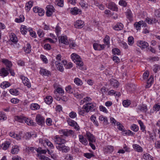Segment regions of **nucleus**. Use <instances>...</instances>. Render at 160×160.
<instances>
[{
	"label": "nucleus",
	"mask_w": 160,
	"mask_h": 160,
	"mask_svg": "<svg viewBox=\"0 0 160 160\" xmlns=\"http://www.w3.org/2000/svg\"><path fill=\"white\" fill-rule=\"evenodd\" d=\"M71 57L72 59L77 65V67H79V68L81 70L82 69V67L83 65V62L81 60L80 56L75 53H72Z\"/></svg>",
	"instance_id": "f257e3e1"
},
{
	"label": "nucleus",
	"mask_w": 160,
	"mask_h": 160,
	"mask_svg": "<svg viewBox=\"0 0 160 160\" xmlns=\"http://www.w3.org/2000/svg\"><path fill=\"white\" fill-rule=\"evenodd\" d=\"M9 72L11 74V75L14 76L15 75V73L14 71L12 69H8L6 68H2L0 69V75L2 77H4L7 76L9 74Z\"/></svg>",
	"instance_id": "f03ea898"
},
{
	"label": "nucleus",
	"mask_w": 160,
	"mask_h": 160,
	"mask_svg": "<svg viewBox=\"0 0 160 160\" xmlns=\"http://www.w3.org/2000/svg\"><path fill=\"white\" fill-rule=\"evenodd\" d=\"M53 140L54 143L56 144V146H60L66 143V141L65 139L62 138V135H56L54 137Z\"/></svg>",
	"instance_id": "7ed1b4c3"
},
{
	"label": "nucleus",
	"mask_w": 160,
	"mask_h": 160,
	"mask_svg": "<svg viewBox=\"0 0 160 160\" xmlns=\"http://www.w3.org/2000/svg\"><path fill=\"white\" fill-rule=\"evenodd\" d=\"M83 108L87 113L90 111H94L96 109L95 104L92 103H87L83 105Z\"/></svg>",
	"instance_id": "20e7f679"
},
{
	"label": "nucleus",
	"mask_w": 160,
	"mask_h": 160,
	"mask_svg": "<svg viewBox=\"0 0 160 160\" xmlns=\"http://www.w3.org/2000/svg\"><path fill=\"white\" fill-rule=\"evenodd\" d=\"M36 122L39 125H42L45 123V118L42 115L40 114H37L35 118Z\"/></svg>",
	"instance_id": "39448f33"
},
{
	"label": "nucleus",
	"mask_w": 160,
	"mask_h": 160,
	"mask_svg": "<svg viewBox=\"0 0 160 160\" xmlns=\"http://www.w3.org/2000/svg\"><path fill=\"white\" fill-rule=\"evenodd\" d=\"M56 148L59 151L62 152L63 153H67L70 151V148L65 146L64 144L59 146H56Z\"/></svg>",
	"instance_id": "423d86ee"
},
{
	"label": "nucleus",
	"mask_w": 160,
	"mask_h": 160,
	"mask_svg": "<svg viewBox=\"0 0 160 160\" xmlns=\"http://www.w3.org/2000/svg\"><path fill=\"white\" fill-rule=\"evenodd\" d=\"M59 133L60 134H62L63 135L68 137L73 134L74 132L71 130H68L67 129H61L59 131Z\"/></svg>",
	"instance_id": "0eeeda50"
},
{
	"label": "nucleus",
	"mask_w": 160,
	"mask_h": 160,
	"mask_svg": "<svg viewBox=\"0 0 160 160\" xmlns=\"http://www.w3.org/2000/svg\"><path fill=\"white\" fill-rule=\"evenodd\" d=\"M33 12L36 13H38V14L40 16H43L45 13V11L42 8L38 7H35L33 8Z\"/></svg>",
	"instance_id": "6e6552de"
},
{
	"label": "nucleus",
	"mask_w": 160,
	"mask_h": 160,
	"mask_svg": "<svg viewBox=\"0 0 160 160\" xmlns=\"http://www.w3.org/2000/svg\"><path fill=\"white\" fill-rule=\"evenodd\" d=\"M47 11L46 15L48 17H50L54 12V7L51 5H48L46 7Z\"/></svg>",
	"instance_id": "1a4fd4ad"
},
{
	"label": "nucleus",
	"mask_w": 160,
	"mask_h": 160,
	"mask_svg": "<svg viewBox=\"0 0 160 160\" xmlns=\"http://www.w3.org/2000/svg\"><path fill=\"white\" fill-rule=\"evenodd\" d=\"M67 122L70 126L74 127L75 129L77 130H79V127L75 121L69 118L67 120Z\"/></svg>",
	"instance_id": "9d476101"
},
{
	"label": "nucleus",
	"mask_w": 160,
	"mask_h": 160,
	"mask_svg": "<svg viewBox=\"0 0 160 160\" xmlns=\"http://www.w3.org/2000/svg\"><path fill=\"white\" fill-rule=\"evenodd\" d=\"M137 44L138 46L142 48H145L149 46V44L146 42L142 40L138 41Z\"/></svg>",
	"instance_id": "9b49d317"
},
{
	"label": "nucleus",
	"mask_w": 160,
	"mask_h": 160,
	"mask_svg": "<svg viewBox=\"0 0 160 160\" xmlns=\"http://www.w3.org/2000/svg\"><path fill=\"white\" fill-rule=\"evenodd\" d=\"M107 5V4H106ZM108 8L111 10L115 11H117L118 8L116 4L112 2H109L107 5Z\"/></svg>",
	"instance_id": "f8f14e48"
},
{
	"label": "nucleus",
	"mask_w": 160,
	"mask_h": 160,
	"mask_svg": "<svg viewBox=\"0 0 160 160\" xmlns=\"http://www.w3.org/2000/svg\"><path fill=\"white\" fill-rule=\"evenodd\" d=\"M2 62L6 66V68L8 69H11V68L12 66V63L11 61L8 60V59H2L1 60Z\"/></svg>",
	"instance_id": "ddd939ff"
},
{
	"label": "nucleus",
	"mask_w": 160,
	"mask_h": 160,
	"mask_svg": "<svg viewBox=\"0 0 160 160\" xmlns=\"http://www.w3.org/2000/svg\"><path fill=\"white\" fill-rule=\"evenodd\" d=\"M21 79L23 84L25 86H27L28 88H30L31 87V83L29 81V79L27 77L22 76L21 77Z\"/></svg>",
	"instance_id": "4468645a"
},
{
	"label": "nucleus",
	"mask_w": 160,
	"mask_h": 160,
	"mask_svg": "<svg viewBox=\"0 0 160 160\" xmlns=\"http://www.w3.org/2000/svg\"><path fill=\"white\" fill-rule=\"evenodd\" d=\"M74 26L77 28H81L84 26V22L81 20H77L75 22Z\"/></svg>",
	"instance_id": "2eb2a0df"
},
{
	"label": "nucleus",
	"mask_w": 160,
	"mask_h": 160,
	"mask_svg": "<svg viewBox=\"0 0 160 160\" xmlns=\"http://www.w3.org/2000/svg\"><path fill=\"white\" fill-rule=\"evenodd\" d=\"M87 139L89 142H95V139L93 135L89 132H87L86 134Z\"/></svg>",
	"instance_id": "dca6fc26"
},
{
	"label": "nucleus",
	"mask_w": 160,
	"mask_h": 160,
	"mask_svg": "<svg viewBox=\"0 0 160 160\" xmlns=\"http://www.w3.org/2000/svg\"><path fill=\"white\" fill-rule=\"evenodd\" d=\"M93 46L94 49L96 50L100 51L104 48V44L101 45L95 43H93Z\"/></svg>",
	"instance_id": "f3484780"
},
{
	"label": "nucleus",
	"mask_w": 160,
	"mask_h": 160,
	"mask_svg": "<svg viewBox=\"0 0 160 160\" xmlns=\"http://www.w3.org/2000/svg\"><path fill=\"white\" fill-rule=\"evenodd\" d=\"M114 148L113 146L111 145H108L106 146L104 149L105 153H111L113 151Z\"/></svg>",
	"instance_id": "a211bd4d"
},
{
	"label": "nucleus",
	"mask_w": 160,
	"mask_h": 160,
	"mask_svg": "<svg viewBox=\"0 0 160 160\" xmlns=\"http://www.w3.org/2000/svg\"><path fill=\"white\" fill-rule=\"evenodd\" d=\"M110 82L111 85L114 88H117L119 85L118 81L114 79H111Z\"/></svg>",
	"instance_id": "6ab92c4d"
},
{
	"label": "nucleus",
	"mask_w": 160,
	"mask_h": 160,
	"mask_svg": "<svg viewBox=\"0 0 160 160\" xmlns=\"http://www.w3.org/2000/svg\"><path fill=\"white\" fill-rule=\"evenodd\" d=\"M58 39L59 42L67 45V43H68L67 42L68 40V39L66 36H62L58 38Z\"/></svg>",
	"instance_id": "aec40b11"
},
{
	"label": "nucleus",
	"mask_w": 160,
	"mask_h": 160,
	"mask_svg": "<svg viewBox=\"0 0 160 160\" xmlns=\"http://www.w3.org/2000/svg\"><path fill=\"white\" fill-rule=\"evenodd\" d=\"M138 109L145 113L148 110L147 106L145 104H142L138 106Z\"/></svg>",
	"instance_id": "412c9836"
},
{
	"label": "nucleus",
	"mask_w": 160,
	"mask_h": 160,
	"mask_svg": "<svg viewBox=\"0 0 160 160\" xmlns=\"http://www.w3.org/2000/svg\"><path fill=\"white\" fill-rule=\"evenodd\" d=\"M142 24H143V26H145L146 25V23L143 21H140L138 22H135L134 25V27H135L137 30L140 29Z\"/></svg>",
	"instance_id": "4be33fe9"
},
{
	"label": "nucleus",
	"mask_w": 160,
	"mask_h": 160,
	"mask_svg": "<svg viewBox=\"0 0 160 160\" xmlns=\"http://www.w3.org/2000/svg\"><path fill=\"white\" fill-rule=\"evenodd\" d=\"M9 135L12 137L15 138L18 140L21 139V133L16 134L13 132H11L9 133Z\"/></svg>",
	"instance_id": "5701e85b"
},
{
	"label": "nucleus",
	"mask_w": 160,
	"mask_h": 160,
	"mask_svg": "<svg viewBox=\"0 0 160 160\" xmlns=\"http://www.w3.org/2000/svg\"><path fill=\"white\" fill-rule=\"evenodd\" d=\"M55 64L57 69L59 71L61 72H62L63 71L64 68L63 67L62 64V63L57 61L55 62Z\"/></svg>",
	"instance_id": "b1692460"
},
{
	"label": "nucleus",
	"mask_w": 160,
	"mask_h": 160,
	"mask_svg": "<svg viewBox=\"0 0 160 160\" xmlns=\"http://www.w3.org/2000/svg\"><path fill=\"white\" fill-rule=\"evenodd\" d=\"M123 25L121 23H118L113 26V28L115 30H120L123 29Z\"/></svg>",
	"instance_id": "393cba45"
},
{
	"label": "nucleus",
	"mask_w": 160,
	"mask_h": 160,
	"mask_svg": "<svg viewBox=\"0 0 160 160\" xmlns=\"http://www.w3.org/2000/svg\"><path fill=\"white\" fill-rule=\"evenodd\" d=\"M126 15L127 18L129 21H131L133 20L132 13L130 10L128 9L127 10Z\"/></svg>",
	"instance_id": "a878e982"
},
{
	"label": "nucleus",
	"mask_w": 160,
	"mask_h": 160,
	"mask_svg": "<svg viewBox=\"0 0 160 160\" xmlns=\"http://www.w3.org/2000/svg\"><path fill=\"white\" fill-rule=\"evenodd\" d=\"M71 13L72 14L76 15L78 14H81V11L76 7L72 9Z\"/></svg>",
	"instance_id": "bb28decb"
},
{
	"label": "nucleus",
	"mask_w": 160,
	"mask_h": 160,
	"mask_svg": "<svg viewBox=\"0 0 160 160\" xmlns=\"http://www.w3.org/2000/svg\"><path fill=\"white\" fill-rule=\"evenodd\" d=\"M26 118L22 116H17L15 117V119L19 122L23 123L25 121Z\"/></svg>",
	"instance_id": "cd10ccee"
},
{
	"label": "nucleus",
	"mask_w": 160,
	"mask_h": 160,
	"mask_svg": "<svg viewBox=\"0 0 160 160\" xmlns=\"http://www.w3.org/2000/svg\"><path fill=\"white\" fill-rule=\"evenodd\" d=\"M133 148L137 151L139 152H142V148L139 145L137 144H133L132 145Z\"/></svg>",
	"instance_id": "c85d7f7f"
},
{
	"label": "nucleus",
	"mask_w": 160,
	"mask_h": 160,
	"mask_svg": "<svg viewBox=\"0 0 160 160\" xmlns=\"http://www.w3.org/2000/svg\"><path fill=\"white\" fill-rule=\"evenodd\" d=\"M40 74L46 76H48L50 75V72L49 71L46 69H41L40 71Z\"/></svg>",
	"instance_id": "c756f323"
},
{
	"label": "nucleus",
	"mask_w": 160,
	"mask_h": 160,
	"mask_svg": "<svg viewBox=\"0 0 160 160\" xmlns=\"http://www.w3.org/2000/svg\"><path fill=\"white\" fill-rule=\"evenodd\" d=\"M10 39L12 42L16 43L18 41V38L16 35L13 33H11L10 36Z\"/></svg>",
	"instance_id": "7c9ffc66"
},
{
	"label": "nucleus",
	"mask_w": 160,
	"mask_h": 160,
	"mask_svg": "<svg viewBox=\"0 0 160 160\" xmlns=\"http://www.w3.org/2000/svg\"><path fill=\"white\" fill-rule=\"evenodd\" d=\"M33 2L31 1L28 2L26 3L25 9L28 12L30 10L31 8L33 6Z\"/></svg>",
	"instance_id": "2f4dec72"
},
{
	"label": "nucleus",
	"mask_w": 160,
	"mask_h": 160,
	"mask_svg": "<svg viewBox=\"0 0 160 160\" xmlns=\"http://www.w3.org/2000/svg\"><path fill=\"white\" fill-rule=\"evenodd\" d=\"M11 143L8 141H6L5 143L2 144L1 147L3 150H6L9 147Z\"/></svg>",
	"instance_id": "473e14b6"
},
{
	"label": "nucleus",
	"mask_w": 160,
	"mask_h": 160,
	"mask_svg": "<svg viewBox=\"0 0 160 160\" xmlns=\"http://www.w3.org/2000/svg\"><path fill=\"white\" fill-rule=\"evenodd\" d=\"M19 150V147L18 146H15L12 147L11 152L12 154H16L18 153Z\"/></svg>",
	"instance_id": "72a5a7b5"
},
{
	"label": "nucleus",
	"mask_w": 160,
	"mask_h": 160,
	"mask_svg": "<svg viewBox=\"0 0 160 160\" xmlns=\"http://www.w3.org/2000/svg\"><path fill=\"white\" fill-rule=\"evenodd\" d=\"M44 101L47 104L50 105L52 102V98L51 96H48L45 98Z\"/></svg>",
	"instance_id": "f704fd0d"
},
{
	"label": "nucleus",
	"mask_w": 160,
	"mask_h": 160,
	"mask_svg": "<svg viewBox=\"0 0 160 160\" xmlns=\"http://www.w3.org/2000/svg\"><path fill=\"white\" fill-rule=\"evenodd\" d=\"M25 52L27 53H29L31 51V46L30 44L28 43L26 44V46L24 48Z\"/></svg>",
	"instance_id": "c9c22d12"
},
{
	"label": "nucleus",
	"mask_w": 160,
	"mask_h": 160,
	"mask_svg": "<svg viewBox=\"0 0 160 160\" xmlns=\"http://www.w3.org/2000/svg\"><path fill=\"white\" fill-rule=\"evenodd\" d=\"M67 42L68 43H67V45H69V47L71 48H73L76 46L75 43L72 40L69 39L68 40Z\"/></svg>",
	"instance_id": "e433bc0d"
},
{
	"label": "nucleus",
	"mask_w": 160,
	"mask_h": 160,
	"mask_svg": "<svg viewBox=\"0 0 160 160\" xmlns=\"http://www.w3.org/2000/svg\"><path fill=\"white\" fill-rule=\"evenodd\" d=\"M24 122L29 125L33 126L35 124L31 119L26 118Z\"/></svg>",
	"instance_id": "4c0bfd02"
},
{
	"label": "nucleus",
	"mask_w": 160,
	"mask_h": 160,
	"mask_svg": "<svg viewBox=\"0 0 160 160\" xmlns=\"http://www.w3.org/2000/svg\"><path fill=\"white\" fill-rule=\"evenodd\" d=\"M30 108L32 110H35L40 108L39 106L37 103H32L30 106Z\"/></svg>",
	"instance_id": "58836bf2"
},
{
	"label": "nucleus",
	"mask_w": 160,
	"mask_h": 160,
	"mask_svg": "<svg viewBox=\"0 0 160 160\" xmlns=\"http://www.w3.org/2000/svg\"><path fill=\"white\" fill-rule=\"evenodd\" d=\"M127 88L129 91H132L134 90L135 86L133 84H128L127 86Z\"/></svg>",
	"instance_id": "ea45409f"
},
{
	"label": "nucleus",
	"mask_w": 160,
	"mask_h": 160,
	"mask_svg": "<svg viewBox=\"0 0 160 160\" xmlns=\"http://www.w3.org/2000/svg\"><path fill=\"white\" fill-rule=\"evenodd\" d=\"M65 90L66 92L69 93H72L74 91V89L70 85H68L66 87Z\"/></svg>",
	"instance_id": "a19ab883"
},
{
	"label": "nucleus",
	"mask_w": 160,
	"mask_h": 160,
	"mask_svg": "<svg viewBox=\"0 0 160 160\" xmlns=\"http://www.w3.org/2000/svg\"><path fill=\"white\" fill-rule=\"evenodd\" d=\"M10 86V83L7 82H3L1 83L0 85L1 87L3 88H7Z\"/></svg>",
	"instance_id": "79ce46f5"
},
{
	"label": "nucleus",
	"mask_w": 160,
	"mask_h": 160,
	"mask_svg": "<svg viewBox=\"0 0 160 160\" xmlns=\"http://www.w3.org/2000/svg\"><path fill=\"white\" fill-rule=\"evenodd\" d=\"M57 92L61 94V95H63L64 94V90L62 88L59 87L57 88L56 89V91H54L55 93L56 94Z\"/></svg>",
	"instance_id": "37998d69"
},
{
	"label": "nucleus",
	"mask_w": 160,
	"mask_h": 160,
	"mask_svg": "<svg viewBox=\"0 0 160 160\" xmlns=\"http://www.w3.org/2000/svg\"><path fill=\"white\" fill-rule=\"evenodd\" d=\"M78 113L79 115L82 116H84L85 112H86L85 110L81 107H79L78 109Z\"/></svg>",
	"instance_id": "c03bdc74"
},
{
	"label": "nucleus",
	"mask_w": 160,
	"mask_h": 160,
	"mask_svg": "<svg viewBox=\"0 0 160 160\" xmlns=\"http://www.w3.org/2000/svg\"><path fill=\"white\" fill-rule=\"evenodd\" d=\"M90 119L94 123V124H95L97 126H98V121L96 120V117L94 115H92L91 116Z\"/></svg>",
	"instance_id": "a18cd8bd"
},
{
	"label": "nucleus",
	"mask_w": 160,
	"mask_h": 160,
	"mask_svg": "<svg viewBox=\"0 0 160 160\" xmlns=\"http://www.w3.org/2000/svg\"><path fill=\"white\" fill-rule=\"evenodd\" d=\"M130 104V101L128 99L124 100L122 102L123 105L125 107H128Z\"/></svg>",
	"instance_id": "49530a36"
},
{
	"label": "nucleus",
	"mask_w": 160,
	"mask_h": 160,
	"mask_svg": "<svg viewBox=\"0 0 160 160\" xmlns=\"http://www.w3.org/2000/svg\"><path fill=\"white\" fill-rule=\"evenodd\" d=\"M7 118V117L4 112L0 111V120H5Z\"/></svg>",
	"instance_id": "de8ad7c7"
},
{
	"label": "nucleus",
	"mask_w": 160,
	"mask_h": 160,
	"mask_svg": "<svg viewBox=\"0 0 160 160\" xmlns=\"http://www.w3.org/2000/svg\"><path fill=\"white\" fill-rule=\"evenodd\" d=\"M143 157L144 159L146 160H152V157L148 153L144 154Z\"/></svg>",
	"instance_id": "09e8293b"
},
{
	"label": "nucleus",
	"mask_w": 160,
	"mask_h": 160,
	"mask_svg": "<svg viewBox=\"0 0 160 160\" xmlns=\"http://www.w3.org/2000/svg\"><path fill=\"white\" fill-rule=\"evenodd\" d=\"M74 82L78 85H81L82 84V81L78 78H75L74 79Z\"/></svg>",
	"instance_id": "8fccbe9b"
},
{
	"label": "nucleus",
	"mask_w": 160,
	"mask_h": 160,
	"mask_svg": "<svg viewBox=\"0 0 160 160\" xmlns=\"http://www.w3.org/2000/svg\"><path fill=\"white\" fill-rule=\"evenodd\" d=\"M55 4L59 6L62 7L63 6V0H56Z\"/></svg>",
	"instance_id": "3c124183"
},
{
	"label": "nucleus",
	"mask_w": 160,
	"mask_h": 160,
	"mask_svg": "<svg viewBox=\"0 0 160 160\" xmlns=\"http://www.w3.org/2000/svg\"><path fill=\"white\" fill-rule=\"evenodd\" d=\"M138 122L140 126L141 129L142 130V131L143 132L145 131V127L144 126L143 122L141 120H138Z\"/></svg>",
	"instance_id": "603ef678"
},
{
	"label": "nucleus",
	"mask_w": 160,
	"mask_h": 160,
	"mask_svg": "<svg viewBox=\"0 0 160 160\" xmlns=\"http://www.w3.org/2000/svg\"><path fill=\"white\" fill-rule=\"evenodd\" d=\"M112 53L114 55H119L120 54V50L117 48H115L112 50Z\"/></svg>",
	"instance_id": "864d4df0"
},
{
	"label": "nucleus",
	"mask_w": 160,
	"mask_h": 160,
	"mask_svg": "<svg viewBox=\"0 0 160 160\" xmlns=\"http://www.w3.org/2000/svg\"><path fill=\"white\" fill-rule=\"evenodd\" d=\"M24 18L23 16L20 15L19 16V18H16L15 21L18 23H20L23 22L24 21Z\"/></svg>",
	"instance_id": "5fc2aeb1"
},
{
	"label": "nucleus",
	"mask_w": 160,
	"mask_h": 160,
	"mask_svg": "<svg viewBox=\"0 0 160 160\" xmlns=\"http://www.w3.org/2000/svg\"><path fill=\"white\" fill-rule=\"evenodd\" d=\"M134 38L132 36H130L128 38V42L129 45H132L134 43Z\"/></svg>",
	"instance_id": "6e6d98bb"
},
{
	"label": "nucleus",
	"mask_w": 160,
	"mask_h": 160,
	"mask_svg": "<svg viewBox=\"0 0 160 160\" xmlns=\"http://www.w3.org/2000/svg\"><path fill=\"white\" fill-rule=\"evenodd\" d=\"M10 93L13 95H16L18 94V92L16 89H11L9 90Z\"/></svg>",
	"instance_id": "4d7b16f0"
},
{
	"label": "nucleus",
	"mask_w": 160,
	"mask_h": 160,
	"mask_svg": "<svg viewBox=\"0 0 160 160\" xmlns=\"http://www.w3.org/2000/svg\"><path fill=\"white\" fill-rule=\"evenodd\" d=\"M110 37L108 35H106L104 39V42L105 44L108 45L109 43Z\"/></svg>",
	"instance_id": "13d9d810"
},
{
	"label": "nucleus",
	"mask_w": 160,
	"mask_h": 160,
	"mask_svg": "<svg viewBox=\"0 0 160 160\" xmlns=\"http://www.w3.org/2000/svg\"><path fill=\"white\" fill-rule=\"evenodd\" d=\"M116 125L118 126L117 128L121 131H123L124 130V127L119 122H117Z\"/></svg>",
	"instance_id": "bf43d9fd"
},
{
	"label": "nucleus",
	"mask_w": 160,
	"mask_h": 160,
	"mask_svg": "<svg viewBox=\"0 0 160 160\" xmlns=\"http://www.w3.org/2000/svg\"><path fill=\"white\" fill-rule=\"evenodd\" d=\"M131 129L135 132H137L138 130V128L137 125L135 124H133L131 126Z\"/></svg>",
	"instance_id": "052dcab7"
},
{
	"label": "nucleus",
	"mask_w": 160,
	"mask_h": 160,
	"mask_svg": "<svg viewBox=\"0 0 160 160\" xmlns=\"http://www.w3.org/2000/svg\"><path fill=\"white\" fill-rule=\"evenodd\" d=\"M37 34L40 38L43 37L44 35V33L41 29L38 30L37 31Z\"/></svg>",
	"instance_id": "680f3d73"
},
{
	"label": "nucleus",
	"mask_w": 160,
	"mask_h": 160,
	"mask_svg": "<svg viewBox=\"0 0 160 160\" xmlns=\"http://www.w3.org/2000/svg\"><path fill=\"white\" fill-rule=\"evenodd\" d=\"M99 109L100 111L105 113H107L108 112V111L106 108L102 105H100L99 106Z\"/></svg>",
	"instance_id": "e2e57ef3"
},
{
	"label": "nucleus",
	"mask_w": 160,
	"mask_h": 160,
	"mask_svg": "<svg viewBox=\"0 0 160 160\" xmlns=\"http://www.w3.org/2000/svg\"><path fill=\"white\" fill-rule=\"evenodd\" d=\"M119 5L126 7L127 5V3L125 1L123 0H121L119 1Z\"/></svg>",
	"instance_id": "0e129e2a"
},
{
	"label": "nucleus",
	"mask_w": 160,
	"mask_h": 160,
	"mask_svg": "<svg viewBox=\"0 0 160 160\" xmlns=\"http://www.w3.org/2000/svg\"><path fill=\"white\" fill-rule=\"evenodd\" d=\"M40 58L45 63H48V60L45 56L43 55H40Z\"/></svg>",
	"instance_id": "69168bd1"
},
{
	"label": "nucleus",
	"mask_w": 160,
	"mask_h": 160,
	"mask_svg": "<svg viewBox=\"0 0 160 160\" xmlns=\"http://www.w3.org/2000/svg\"><path fill=\"white\" fill-rule=\"evenodd\" d=\"M31 136V134L30 133L27 132L25 133L23 137L26 139H29Z\"/></svg>",
	"instance_id": "338daca9"
},
{
	"label": "nucleus",
	"mask_w": 160,
	"mask_h": 160,
	"mask_svg": "<svg viewBox=\"0 0 160 160\" xmlns=\"http://www.w3.org/2000/svg\"><path fill=\"white\" fill-rule=\"evenodd\" d=\"M80 5L83 8H87L88 5L83 0L81 1L80 3Z\"/></svg>",
	"instance_id": "774afa93"
}]
</instances>
